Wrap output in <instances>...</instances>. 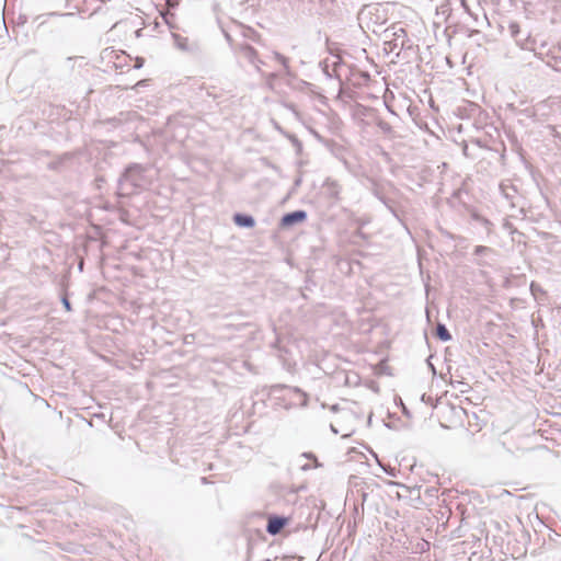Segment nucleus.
<instances>
[{
	"label": "nucleus",
	"instance_id": "obj_1",
	"mask_svg": "<svg viewBox=\"0 0 561 561\" xmlns=\"http://www.w3.org/2000/svg\"><path fill=\"white\" fill-rule=\"evenodd\" d=\"M146 168L141 164H131L126 168L125 172L121 176L122 185H129L130 188H142L148 184L145 178Z\"/></svg>",
	"mask_w": 561,
	"mask_h": 561
},
{
	"label": "nucleus",
	"instance_id": "obj_2",
	"mask_svg": "<svg viewBox=\"0 0 561 561\" xmlns=\"http://www.w3.org/2000/svg\"><path fill=\"white\" fill-rule=\"evenodd\" d=\"M288 518L278 515H271L267 520L266 531L275 536L280 533V530L288 524Z\"/></svg>",
	"mask_w": 561,
	"mask_h": 561
},
{
	"label": "nucleus",
	"instance_id": "obj_3",
	"mask_svg": "<svg viewBox=\"0 0 561 561\" xmlns=\"http://www.w3.org/2000/svg\"><path fill=\"white\" fill-rule=\"evenodd\" d=\"M307 218V213L305 210H295L288 213L282 217L280 225L283 227H290L298 222L305 221Z\"/></svg>",
	"mask_w": 561,
	"mask_h": 561
},
{
	"label": "nucleus",
	"instance_id": "obj_4",
	"mask_svg": "<svg viewBox=\"0 0 561 561\" xmlns=\"http://www.w3.org/2000/svg\"><path fill=\"white\" fill-rule=\"evenodd\" d=\"M240 55L249 60L252 65L256 67L257 70H260V66L257 62L261 64V61L257 59V51L250 45L243 44L239 48Z\"/></svg>",
	"mask_w": 561,
	"mask_h": 561
},
{
	"label": "nucleus",
	"instance_id": "obj_5",
	"mask_svg": "<svg viewBox=\"0 0 561 561\" xmlns=\"http://www.w3.org/2000/svg\"><path fill=\"white\" fill-rule=\"evenodd\" d=\"M233 221L237 226L243 228H252L255 225V220L252 216L245 214H236L233 216Z\"/></svg>",
	"mask_w": 561,
	"mask_h": 561
},
{
	"label": "nucleus",
	"instance_id": "obj_6",
	"mask_svg": "<svg viewBox=\"0 0 561 561\" xmlns=\"http://www.w3.org/2000/svg\"><path fill=\"white\" fill-rule=\"evenodd\" d=\"M378 12L379 8L376 5L365 7L359 14V19L360 21L371 20L373 15H378Z\"/></svg>",
	"mask_w": 561,
	"mask_h": 561
},
{
	"label": "nucleus",
	"instance_id": "obj_7",
	"mask_svg": "<svg viewBox=\"0 0 561 561\" xmlns=\"http://www.w3.org/2000/svg\"><path fill=\"white\" fill-rule=\"evenodd\" d=\"M436 336L440 341H443V342H447V341L451 340V335H450L449 331L447 330V328L443 323H437V325H436Z\"/></svg>",
	"mask_w": 561,
	"mask_h": 561
},
{
	"label": "nucleus",
	"instance_id": "obj_8",
	"mask_svg": "<svg viewBox=\"0 0 561 561\" xmlns=\"http://www.w3.org/2000/svg\"><path fill=\"white\" fill-rule=\"evenodd\" d=\"M500 188H501L504 197L506 199H508L512 204H514V202H513L514 194L513 193H515V190L512 186L504 185V184H501Z\"/></svg>",
	"mask_w": 561,
	"mask_h": 561
},
{
	"label": "nucleus",
	"instance_id": "obj_9",
	"mask_svg": "<svg viewBox=\"0 0 561 561\" xmlns=\"http://www.w3.org/2000/svg\"><path fill=\"white\" fill-rule=\"evenodd\" d=\"M273 56L283 66L284 71L288 73V59L279 53H274Z\"/></svg>",
	"mask_w": 561,
	"mask_h": 561
},
{
	"label": "nucleus",
	"instance_id": "obj_10",
	"mask_svg": "<svg viewBox=\"0 0 561 561\" xmlns=\"http://www.w3.org/2000/svg\"><path fill=\"white\" fill-rule=\"evenodd\" d=\"M492 250L490 248H488V247L477 245L476 249H474V254L476 255H482V254L489 253Z\"/></svg>",
	"mask_w": 561,
	"mask_h": 561
},
{
	"label": "nucleus",
	"instance_id": "obj_11",
	"mask_svg": "<svg viewBox=\"0 0 561 561\" xmlns=\"http://www.w3.org/2000/svg\"><path fill=\"white\" fill-rule=\"evenodd\" d=\"M294 391L301 398V405L302 407H306L307 405V394L305 392H302L300 389L298 388H294Z\"/></svg>",
	"mask_w": 561,
	"mask_h": 561
},
{
	"label": "nucleus",
	"instance_id": "obj_12",
	"mask_svg": "<svg viewBox=\"0 0 561 561\" xmlns=\"http://www.w3.org/2000/svg\"><path fill=\"white\" fill-rule=\"evenodd\" d=\"M162 18H163L164 22H165L167 24H169V25H170V24H171V20H173V18H174V14H173V13H171V12L168 10L167 12H163V13H162Z\"/></svg>",
	"mask_w": 561,
	"mask_h": 561
},
{
	"label": "nucleus",
	"instance_id": "obj_13",
	"mask_svg": "<svg viewBox=\"0 0 561 561\" xmlns=\"http://www.w3.org/2000/svg\"><path fill=\"white\" fill-rule=\"evenodd\" d=\"M181 0H167V7L169 9H175L179 7Z\"/></svg>",
	"mask_w": 561,
	"mask_h": 561
},
{
	"label": "nucleus",
	"instance_id": "obj_14",
	"mask_svg": "<svg viewBox=\"0 0 561 561\" xmlns=\"http://www.w3.org/2000/svg\"><path fill=\"white\" fill-rule=\"evenodd\" d=\"M61 302L67 311H71V304L66 296L61 298Z\"/></svg>",
	"mask_w": 561,
	"mask_h": 561
},
{
	"label": "nucleus",
	"instance_id": "obj_15",
	"mask_svg": "<svg viewBox=\"0 0 561 561\" xmlns=\"http://www.w3.org/2000/svg\"><path fill=\"white\" fill-rule=\"evenodd\" d=\"M305 457L316 460L314 455L312 454H304Z\"/></svg>",
	"mask_w": 561,
	"mask_h": 561
},
{
	"label": "nucleus",
	"instance_id": "obj_16",
	"mask_svg": "<svg viewBox=\"0 0 561 561\" xmlns=\"http://www.w3.org/2000/svg\"><path fill=\"white\" fill-rule=\"evenodd\" d=\"M308 469H309L308 465L302 466V470H308Z\"/></svg>",
	"mask_w": 561,
	"mask_h": 561
},
{
	"label": "nucleus",
	"instance_id": "obj_17",
	"mask_svg": "<svg viewBox=\"0 0 561 561\" xmlns=\"http://www.w3.org/2000/svg\"><path fill=\"white\" fill-rule=\"evenodd\" d=\"M530 289H531L533 291L535 290V284H534V283L530 285Z\"/></svg>",
	"mask_w": 561,
	"mask_h": 561
},
{
	"label": "nucleus",
	"instance_id": "obj_18",
	"mask_svg": "<svg viewBox=\"0 0 561 561\" xmlns=\"http://www.w3.org/2000/svg\"><path fill=\"white\" fill-rule=\"evenodd\" d=\"M380 126H381V128H383V129L386 128V126L388 127V125H387V124H380Z\"/></svg>",
	"mask_w": 561,
	"mask_h": 561
}]
</instances>
